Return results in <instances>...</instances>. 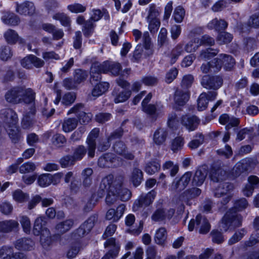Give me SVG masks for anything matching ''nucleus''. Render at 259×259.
Returning <instances> with one entry per match:
<instances>
[{
  "mask_svg": "<svg viewBox=\"0 0 259 259\" xmlns=\"http://www.w3.org/2000/svg\"><path fill=\"white\" fill-rule=\"evenodd\" d=\"M123 181V178L121 176L114 177L112 175H109L102 179L99 191H102V195L105 191L107 192L106 202L108 205H111L116 201L118 198V190L120 189Z\"/></svg>",
  "mask_w": 259,
  "mask_h": 259,
  "instance_id": "1",
  "label": "nucleus"
},
{
  "mask_svg": "<svg viewBox=\"0 0 259 259\" xmlns=\"http://www.w3.org/2000/svg\"><path fill=\"white\" fill-rule=\"evenodd\" d=\"M195 229H199L200 234H205L210 231V225L206 217L199 214L195 219H191L188 225L189 231H193Z\"/></svg>",
  "mask_w": 259,
  "mask_h": 259,
  "instance_id": "2",
  "label": "nucleus"
},
{
  "mask_svg": "<svg viewBox=\"0 0 259 259\" xmlns=\"http://www.w3.org/2000/svg\"><path fill=\"white\" fill-rule=\"evenodd\" d=\"M242 217L240 214L227 212L222 220L220 227L224 231H227L231 226L239 227L241 226Z\"/></svg>",
  "mask_w": 259,
  "mask_h": 259,
  "instance_id": "3",
  "label": "nucleus"
},
{
  "mask_svg": "<svg viewBox=\"0 0 259 259\" xmlns=\"http://www.w3.org/2000/svg\"><path fill=\"white\" fill-rule=\"evenodd\" d=\"M234 188L233 184L225 182L220 183L217 187L213 191V195L215 197L220 198L225 196L221 201L223 205H226L231 200L232 195L230 191Z\"/></svg>",
  "mask_w": 259,
  "mask_h": 259,
  "instance_id": "4",
  "label": "nucleus"
},
{
  "mask_svg": "<svg viewBox=\"0 0 259 259\" xmlns=\"http://www.w3.org/2000/svg\"><path fill=\"white\" fill-rule=\"evenodd\" d=\"M97 220L96 215L90 217L86 221L82 224L80 227L73 232L72 235L73 238H78L83 237L88 234L93 228L94 223Z\"/></svg>",
  "mask_w": 259,
  "mask_h": 259,
  "instance_id": "5",
  "label": "nucleus"
},
{
  "mask_svg": "<svg viewBox=\"0 0 259 259\" xmlns=\"http://www.w3.org/2000/svg\"><path fill=\"white\" fill-rule=\"evenodd\" d=\"M223 80L220 76L204 75L201 80V84L207 89L218 90L223 84Z\"/></svg>",
  "mask_w": 259,
  "mask_h": 259,
  "instance_id": "6",
  "label": "nucleus"
},
{
  "mask_svg": "<svg viewBox=\"0 0 259 259\" xmlns=\"http://www.w3.org/2000/svg\"><path fill=\"white\" fill-rule=\"evenodd\" d=\"M156 192L152 190L147 194H142L139 198L136 200L133 205V210L138 211L139 208L145 207L152 203L156 196Z\"/></svg>",
  "mask_w": 259,
  "mask_h": 259,
  "instance_id": "7",
  "label": "nucleus"
},
{
  "mask_svg": "<svg viewBox=\"0 0 259 259\" xmlns=\"http://www.w3.org/2000/svg\"><path fill=\"white\" fill-rule=\"evenodd\" d=\"M23 88L17 87L8 90L5 94V99L8 103L16 104L22 102Z\"/></svg>",
  "mask_w": 259,
  "mask_h": 259,
  "instance_id": "8",
  "label": "nucleus"
},
{
  "mask_svg": "<svg viewBox=\"0 0 259 259\" xmlns=\"http://www.w3.org/2000/svg\"><path fill=\"white\" fill-rule=\"evenodd\" d=\"M200 123V119L195 115H185L182 116L181 123L189 132L196 130Z\"/></svg>",
  "mask_w": 259,
  "mask_h": 259,
  "instance_id": "9",
  "label": "nucleus"
},
{
  "mask_svg": "<svg viewBox=\"0 0 259 259\" xmlns=\"http://www.w3.org/2000/svg\"><path fill=\"white\" fill-rule=\"evenodd\" d=\"M99 128H94L90 132L87 139L86 143L88 145V155L89 157L93 158L95 156L96 149V140L99 136Z\"/></svg>",
  "mask_w": 259,
  "mask_h": 259,
  "instance_id": "10",
  "label": "nucleus"
},
{
  "mask_svg": "<svg viewBox=\"0 0 259 259\" xmlns=\"http://www.w3.org/2000/svg\"><path fill=\"white\" fill-rule=\"evenodd\" d=\"M104 246L105 247H110V249L102 259H115L118 254L120 248L119 243L116 242L114 238H112L105 243Z\"/></svg>",
  "mask_w": 259,
  "mask_h": 259,
  "instance_id": "11",
  "label": "nucleus"
},
{
  "mask_svg": "<svg viewBox=\"0 0 259 259\" xmlns=\"http://www.w3.org/2000/svg\"><path fill=\"white\" fill-rule=\"evenodd\" d=\"M1 117L5 123V127L10 126L12 124H16L18 120L16 112L10 108L2 110Z\"/></svg>",
  "mask_w": 259,
  "mask_h": 259,
  "instance_id": "12",
  "label": "nucleus"
},
{
  "mask_svg": "<svg viewBox=\"0 0 259 259\" xmlns=\"http://www.w3.org/2000/svg\"><path fill=\"white\" fill-rule=\"evenodd\" d=\"M191 177V172H187L180 179L176 178L171 184V189L178 192L183 190L189 183Z\"/></svg>",
  "mask_w": 259,
  "mask_h": 259,
  "instance_id": "13",
  "label": "nucleus"
},
{
  "mask_svg": "<svg viewBox=\"0 0 259 259\" xmlns=\"http://www.w3.org/2000/svg\"><path fill=\"white\" fill-rule=\"evenodd\" d=\"M222 67V61L221 59L214 58L212 61L207 63H203L200 67L201 71L204 74H207L213 69V72H218Z\"/></svg>",
  "mask_w": 259,
  "mask_h": 259,
  "instance_id": "14",
  "label": "nucleus"
},
{
  "mask_svg": "<svg viewBox=\"0 0 259 259\" xmlns=\"http://www.w3.org/2000/svg\"><path fill=\"white\" fill-rule=\"evenodd\" d=\"M189 92L187 90L177 89L174 95V102L179 106H183L189 100Z\"/></svg>",
  "mask_w": 259,
  "mask_h": 259,
  "instance_id": "15",
  "label": "nucleus"
},
{
  "mask_svg": "<svg viewBox=\"0 0 259 259\" xmlns=\"http://www.w3.org/2000/svg\"><path fill=\"white\" fill-rule=\"evenodd\" d=\"M116 158L114 155L111 153L105 154L98 160V165L101 167H110L116 166L115 163Z\"/></svg>",
  "mask_w": 259,
  "mask_h": 259,
  "instance_id": "16",
  "label": "nucleus"
},
{
  "mask_svg": "<svg viewBox=\"0 0 259 259\" xmlns=\"http://www.w3.org/2000/svg\"><path fill=\"white\" fill-rule=\"evenodd\" d=\"M16 11L20 15H31L34 13L35 7L32 2L26 1L20 4H17Z\"/></svg>",
  "mask_w": 259,
  "mask_h": 259,
  "instance_id": "17",
  "label": "nucleus"
},
{
  "mask_svg": "<svg viewBox=\"0 0 259 259\" xmlns=\"http://www.w3.org/2000/svg\"><path fill=\"white\" fill-rule=\"evenodd\" d=\"M113 150L116 154L126 159L133 160L134 158V155L128 151L126 145L121 141H119L114 144Z\"/></svg>",
  "mask_w": 259,
  "mask_h": 259,
  "instance_id": "18",
  "label": "nucleus"
},
{
  "mask_svg": "<svg viewBox=\"0 0 259 259\" xmlns=\"http://www.w3.org/2000/svg\"><path fill=\"white\" fill-rule=\"evenodd\" d=\"M15 248L22 251H29L33 249L34 242L30 238H21L15 243Z\"/></svg>",
  "mask_w": 259,
  "mask_h": 259,
  "instance_id": "19",
  "label": "nucleus"
},
{
  "mask_svg": "<svg viewBox=\"0 0 259 259\" xmlns=\"http://www.w3.org/2000/svg\"><path fill=\"white\" fill-rule=\"evenodd\" d=\"M211 180L214 182H221L227 177L226 171L221 167L213 166L210 172Z\"/></svg>",
  "mask_w": 259,
  "mask_h": 259,
  "instance_id": "20",
  "label": "nucleus"
},
{
  "mask_svg": "<svg viewBox=\"0 0 259 259\" xmlns=\"http://www.w3.org/2000/svg\"><path fill=\"white\" fill-rule=\"evenodd\" d=\"M103 73L111 72L113 75H118L121 70V66L119 63L105 62L101 66Z\"/></svg>",
  "mask_w": 259,
  "mask_h": 259,
  "instance_id": "21",
  "label": "nucleus"
},
{
  "mask_svg": "<svg viewBox=\"0 0 259 259\" xmlns=\"http://www.w3.org/2000/svg\"><path fill=\"white\" fill-rule=\"evenodd\" d=\"M207 175V169L203 167L198 168L196 171L192 180V184L193 186H201Z\"/></svg>",
  "mask_w": 259,
  "mask_h": 259,
  "instance_id": "22",
  "label": "nucleus"
},
{
  "mask_svg": "<svg viewBox=\"0 0 259 259\" xmlns=\"http://www.w3.org/2000/svg\"><path fill=\"white\" fill-rule=\"evenodd\" d=\"M168 136V132L164 128L159 127L154 133L153 141L157 145H162L166 141Z\"/></svg>",
  "mask_w": 259,
  "mask_h": 259,
  "instance_id": "23",
  "label": "nucleus"
},
{
  "mask_svg": "<svg viewBox=\"0 0 259 259\" xmlns=\"http://www.w3.org/2000/svg\"><path fill=\"white\" fill-rule=\"evenodd\" d=\"M46 224V222L45 218L40 217L36 219L33 229L34 235L38 236L44 233L45 230H48L45 227Z\"/></svg>",
  "mask_w": 259,
  "mask_h": 259,
  "instance_id": "24",
  "label": "nucleus"
},
{
  "mask_svg": "<svg viewBox=\"0 0 259 259\" xmlns=\"http://www.w3.org/2000/svg\"><path fill=\"white\" fill-rule=\"evenodd\" d=\"M2 20L5 24L12 26L17 25L20 22V18L17 15L13 13L9 12L4 13Z\"/></svg>",
  "mask_w": 259,
  "mask_h": 259,
  "instance_id": "25",
  "label": "nucleus"
},
{
  "mask_svg": "<svg viewBox=\"0 0 259 259\" xmlns=\"http://www.w3.org/2000/svg\"><path fill=\"white\" fill-rule=\"evenodd\" d=\"M201 193L200 189L193 188L183 192L180 196V200L182 202H187L189 199L198 196Z\"/></svg>",
  "mask_w": 259,
  "mask_h": 259,
  "instance_id": "26",
  "label": "nucleus"
},
{
  "mask_svg": "<svg viewBox=\"0 0 259 259\" xmlns=\"http://www.w3.org/2000/svg\"><path fill=\"white\" fill-rule=\"evenodd\" d=\"M74 221L73 219H67L57 224L55 229L58 233L64 234L69 231L74 226Z\"/></svg>",
  "mask_w": 259,
  "mask_h": 259,
  "instance_id": "27",
  "label": "nucleus"
},
{
  "mask_svg": "<svg viewBox=\"0 0 259 259\" xmlns=\"http://www.w3.org/2000/svg\"><path fill=\"white\" fill-rule=\"evenodd\" d=\"M35 113V110L34 108L31 107L30 111L24 115L21 123L23 128H28L33 124L35 121L33 116Z\"/></svg>",
  "mask_w": 259,
  "mask_h": 259,
  "instance_id": "28",
  "label": "nucleus"
},
{
  "mask_svg": "<svg viewBox=\"0 0 259 259\" xmlns=\"http://www.w3.org/2000/svg\"><path fill=\"white\" fill-rule=\"evenodd\" d=\"M207 26L209 29H214L217 31H220L225 30L228 26V23L223 19L214 18L208 23Z\"/></svg>",
  "mask_w": 259,
  "mask_h": 259,
  "instance_id": "29",
  "label": "nucleus"
},
{
  "mask_svg": "<svg viewBox=\"0 0 259 259\" xmlns=\"http://www.w3.org/2000/svg\"><path fill=\"white\" fill-rule=\"evenodd\" d=\"M5 128L7 130L12 142L14 143H17L21 138V135L20 130L16 124H12V125Z\"/></svg>",
  "mask_w": 259,
  "mask_h": 259,
  "instance_id": "30",
  "label": "nucleus"
},
{
  "mask_svg": "<svg viewBox=\"0 0 259 259\" xmlns=\"http://www.w3.org/2000/svg\"><path fill=\"white\" fill-rule=\"evenodd\" d=\"M175 210L174 209L169 210L168 211V214H166L165 210L163 209H157L152 215V220L158 222L164 220L166 217L168 219H170L174 214Z\"/></svg>",
  "mask_w": 259,
  "mask_h": 259,
  "instance_id": "31",
  "label": "nucleus"
},
{
  "mask_svg": "<svg viewBox=\"0 0 259 259\" xmlns=\"http://www.w3.org/2000/svg\"><path fill=\"white\" fill-rule=\"evenodd\" d=\"M19 227V223L15 220H9L0 222V231L7 233Z\"/></svg>",
  "mask_w": 259,
  "mask_h": 259,
  "instance_id": "32",
  "label": "nucleus"
},
{
  "mask_svg": "<svg viewBox=\"0 0 259 259\" xmlns=\"http://www.w3.org/2000/svg\"><path fill=\"white\" fill-rule=\"evenodd\" d=\"M143 180V173L142 171L137 167L133 169L130 177V181L134 186L137 187L140 185Z\"/></svg>",
  "mask_w": 259,
  "mask_h": 259,
  "instance_id": "33",
  "label": "nucleus"
},
{
  "mask_svg": "<svg viewBox=\"0 0 259 259\" xmlns=\"http://www.w3.org/2000/svg\"><path fill=\"white\" fill-rule=\"evenodd\" d=\"M93 170L91 168H87L83 169L81 174L82 183L83 187L88 188L92 184V175Z\"/></svg>",
  "mask_w": 259,
  "mask_h": 259,
  "instance_id": "34",
  "label": "nucleus"
},
{
  "mask_svg": "<svg viewBox=\"0 0 259 259\" xmlns=\"http://www.w3.org/2000/svg\"><path fill=\"white\" fill-rule=\"evenodd\" d=\"M78 124V120L75 118H67L62 123V130L66 133L74 130Z\"/></svg>",
  "mask_w": 259,
  "mask_h": 259,
  "instance_id": "35",
  "label": "nucleus"
},
{
  "mask_svg": "<svg viewBox=\"0 0 259 259\" xmlns=\"http://www.w3.org/2000/svg\"><path fill=\"white\" fill-rule=\"evenodd\" d=\"M102 64H99L98 63H95L92 65L91 69V82L92 83L93 81H98L101 79V72H103V70L101 69Z\"/></svg>",
  "mask_w": 259,
  "mask_h": 259,
  "instance_id": "36",
  "label": "nucleus"
},
{
  "mask_svg": "<svg viewBox=\"0 0 259 259\" xmlns=\"http://www.w3.org/2000/svg\"><path fill=\"white\" fill-rule=\"evenodd\" d=\"M109 84L107 82H102L98 83L92 92V96L95 98L105 93L108 89Z\"/></svg>",
  "mask_w": 259,
  "mask_h": 259,
  "instance_id": "37",
  "label": "nucleus"
},
{
  "mask_svg": "<svg viewBox=\"0 0 259 259\" xmlns=\"http://www.w3.org/2000/svg\"><path fill=\"white\" fill-rule=\"evenodd\" d=\"M131 91H122L118 93L115 89L112 92V95L114 96V101L115 103L123 102L126 101L131 95Z\"/></svg>",
  "mask_w": 259,
  "mask_h": 259,
  "instance_id": "38",
  "label": "nucleus"
},
{
  "mask_svg": "<svg viewBox=\"0 0 259 259\" xmlns=\"http://www.w3.org/2000/svg\"><path fill=\"white\" fill-rule=\"evenodd\" d=\"M160 169V164L156 159L148 162L145 166L144 170L149 175H153L158 171Z\"/></svg>",
  "mask_w": 259,
  "mask_h": 259,
  "instance_id": "39",
  "label": "nucleus"
},
{
  "mask_svg": "<svg viewBox=\"0 0 259 259\" xmlns=\"http://www.w3.org/2000/svg\"><path fill=\"white\" fill-rule=\"evenodd\" d=\"M247 174L251 171L258 164V161L256 158L248 157L240 160Z\"/></svg>",
  "mask_w": 259,
  "mask_h": 259,
  "instance_id": "40",
  "label": "nucleus"
},
{
  "mask_svg": "<svg viewBox=\"0 0 259 259\" xmlns=\"http://www.w3.org/2000/svg\"><path fill=\"white\" fill-rule=\"evenodd\" d=\"M167 238L166 230L164 228L161 227L158 229L155 234V242L160 245H164Z\"/></svg>",
  "mask_w": 259,
  "mask_h": 259,
  "instance_id": "41",
  "label": "nucleus"
},
{
  "mask_svg": "<svg viewBox=\"0 0 259 259\" xmlns=\"http://www.w3.org/2000/svg\"><path fill=\"white\" fill-rule=\"evenodd\" d=\"M219 59H221L222 61V66L223 65L226 70H230L235 65V60L231 56L221 54L220 55Z\"/></svg>",
  "mask_w": 259,
  "mask_h": 259,
  "instance_id": "42",
  "label": "nucleus"
},
{
  "mask_svg": "<svg viewBox=\"0 0 259 259\" xmlns=\"http://www.w3.org/2000/svg\"><path fill=\"white\" fill-rule=\"evenodd\" d=\"M143 40L145 49V55L146 57L153 54V51L151 49V38L148 32H145L143 34Z\"/></svg>",
  "mask_w": 259,
  "mask_h": 259,
  "instance_id": "43",
  "label": "nucleus"
},
{
  "mask_svg": "<svg viewBox=\"0 0 259 259\" xmlns=\"http://www.w3.org/2000/svg\"><path fill=\"white\" fill-rule=\"evenodd\" d=\"M4 37L7 42L10 44H14L19 40L18 33L11 29L6 31Z\"/></svg>",
  "mask_w": 259,
  "mask_h": 259,
  "instance_id": "44",
  "label": "nucleus"
},
{
  "mask_svg": "<svg viewBox=\"0 0 259 259\" xmlns=\"http://www.w3.org/2000/svg\"><path fill=\"white\" fill-rule=\"evenodd\" d=\"M53 19L59 21L61 24L65 27L70 25V18L64 13H57L53 16Z\"/></svg>",
  "mask_w": 259,
  "mask_h": 259,
  "instance_id": "45",
  "label": "nucleus"
},
{
  "mask_svg": "<svg viewBox=\"0 0 259 259\" xmlns=\"http://www.w3.org/2000/svg\"><path fill=\"white\" fill-rule=\"evenodd\" d=\"M35 99V93L32 89L23 88V94L22 99V102H24L26 104L32 103Z\"/></svg>",
  "mask_w": 259,
  "mask_h": 259,
  "instance_id": "46",
  "label": "nucleus"
},
{
  "mask_svg": "<svg viewBox=\"0 0 259 259\" xmlns=\"http://www.w3.org/2000/svg\"><path fill=\"white\" fill-rule=\"evenodd\" d=\"M88 76V72L81 69L75 70L74 79L78 85L84 81Z\"/></svg>",
  "mask_w": 259,
  "mask_h": 259,
  "instance_id": "47",
  "label": "nucleus"
},
{
  "mask_svg": "<svg viewBox=\"0 0 259 259\" xmlns=\"http://www.w3.org/2000/svg\"><path fill=\"white\" fill-rule=\"evenodd\" d=\"M14 200L19 203L25 202L29 198V195L23 192L21 190L17 189L13 192Z\"/></svg>",
  "mask_w": 259,
  "mask_h": 259,
  "instance_id": "48",
  "label": "nucleus"
},
{
  "mask_svg": "<svg viewBox=\"0 0 259 259\" xmlns=\"http://www.w3.org/2000/svg\"><path fill=\"white\" fill-rule=\"evenodd\" d=\"M195 137L196 139L190 141L188 144L189 148L191 149L197 148L204 141V137L201 133H197Z\"/></svg>",
  "mask_w": 259,
  "mask_h": 259,
  "instance_id": "49",
  "label": "nucleus"
},
{
  "mask_svg": "<svg viewBox=\"0 0 259 259\" xmlns=\"http://www.w3.org/2000/svg\"><path fill=\"white\" fill-rule=\"evenodd\" d=\"M87 152L88 148H86L83 145H79L74 149L72 156L76 161L80 160Z\"/></svg>",
  "mask_w": 259,
  "mask_h": 259,
  "instance_id": "50",
  "label": "nucleus"
},
{
  "mask_svg": "<svg viewBox=\"0 0 259 259\" xmlns=\"http://www.w3.org/2000/svg\"><path fill=\"white\" fill-rule=\"evenodd\" d=\"M40 241L42 247L45 249H48L51 244V237L49 230H45V233L40 235Z\"/></svg>",
  "mask_w": 259,
  "mask_h": 259,
  "instance_id": "51",
  "label": "nucleus"
},
{
  "mask_svg": "<svg viewBox=\"0 0 259 259\" xmlns=\"http://www.w3.org/2000/svg\"><path fill=\"white\" fill-rule=\"evenodd\" d=\"M219 52L217 50H213L211 48H208L204 50H202L199 56L200 60H206L209 59L215 56Z\"/></svg>",
  "mask_w": 259,
  "mask_h": 259,
  "instance_id": "52",
  "label": "nucleus"
},
{
  "mask_svg": "<svg viewBox=\"0 0 259 259\" xmlns=\"http://www.w3.org/2000/svg\"><path fill=\"white\" fill-rule=\"evenodd\" d=\"M75 162L76 161L73 156L70 155L63 156L59 160V163L63 168L71 166L75 164Z\"/></svg>",
  "mask_w": 259,
  "mask_h": 259,
  "instance_id": "53",
  "label": "nucleus"
},
{
  "mask_svg": "<svg viewBox=\"0 0 259 259\" xmlns=\"http://www.w3.org/2000/svg\"><path fill=\"white\" fill-rule=\"evenodd\" d=\"M93 22V21L90 19L85 22L82 31L85 37H89L93 33L95 27Z\"/></svg>",
  "mask_w": 259,
  "mask_h": 259,
  "instance_id": "54",
  "label": "nucleus"
},
{
  "mask_svg": "<svg viewBox=\"0 0 259 259\" xmlns=\"http://www.w3.org/2000/svg\"><path fill=\"white\" fill-rule=\"evenodd\" d=\"M52 140L53 145L57 148L63 147L66 143L65 137L60 134L54 135L52 137Z\"/></svg>",
  "mask_w": 259,
  "mask_h": 259,
  "instance_id": "55",
  "label": "nucleus"
},
{
  "mask_svg": "<svg viewBox=\"0 0 259 259\" xmlns=\"http://www.w3.org/2000/svg\"><path fill=\"white\" fill-rule=\"evenodd\" d=\"M51 175L50 174H45L40 175L38 178V185L42 187L49 186L52 184Z\"/></svg>",
  "mask_w": 259,
  "mask_h": 259,
  "instance_id": "56",
  "label": "nucleus"
},
{
  "mask_svg": "<svg viewBox=\"0 0 259 259\" xmlns=\"http://www.w3.org/2000/svg\"><path fill=\"white\" fill-rule=\"evenodd\" d=\"M233 36L231 34L227 32H222L218 35L217 40L222 45L230 42Z\"/></svg>",
  "mask_w": 259,
  "mask_h": 259,
  "instance_id": "57",
  "label": "nucleus"
},
{
  "mask_svg": "<svg viewBox=\"0 0 259 259\" xmlns=\"http://www.w3.org/2000/svg\"><path fill=\"white\" fill-rule=\"evenodd\" d=\"M183 53V47L182 45H178L174 48L171 54L170 63L173 64L175 63L178 58L179 56L181 55Z\"/></svg>",
  "mask_w": 259,
  "mask_h": 259,
  "instance_id": "58",
  "label": "nucleus"
},
{
  "mask_svg": "<svg viewBox=\"0 0 259 259\" xmlns=\"http://www.w3.org/2000/svg\"><path fill=\"white\" fill-rule=\"evenodd\" d=\"M243 174H246L247 172H246L241 162L239 161L234 165L232 170V175L235 178H237Z\"/></svg>",
  "mask_w": 259,
  "mask_h": 259,
  "instance_id": "59",
  "label": "nucleus"
},
{
  "mask_svg": "<svg viewBox=\"0 0 259 259\" xmlns=\"http://www.w3.org/2000/svg\"><path fill=\"white\" fill-rule=\"evenodd\" d=\"M207 95L205 93H202L197 100L198 109L199 111H203L207 107L208 104Z\"/></svg>",
  "mask_w": 259,
  "mask_h": 259,
  "instance_id": "60",
  "label": "nucleus"
},
{
  "mask_svg": "<svg viewBox=\"0 0 259 259\" xmlns=\"http://www.w3.org/2000/svg\"><path fill=\"white\" fill-rule=\"evenodd\" d=\"M35 168L36 166L33 162H27L19 167V171L21 174L29 173L33 171Z\"/></svg>",
  "mask_w": 259,
  "mask_h": 259,
  "instance_id": "61",
  "label": "nucleus"
},
{
  "mask_svg": "<svg viewBox=\"0 0 259 259\" xmlns=\"http://www.w3.org/2000/svg\"><path fill=\"white\" fill-rule=\"evenodd\" d=\"M75 94L74 93L69 92L63 96L61 103L65 106H69L75 101Z\"/></svg>",
  "mask_w": 259,
  "mask_h": 259,
  "instance_id": "62",
  "label": "nucleus"
},
{
  "mask_svg": "<svg viewBox=\"0 0 259 259\" xmlns=\"http://www.w3.org/2000/svg\"><path fill=\"white\" fill-rule=\"evenodd\" d=\"M12 56V53L10 47L2 46L0 49V58L4 61H7Z\"/></svg>",
  "mask_w": 259,
  "mask_h": 259,
  "instance_id": "63",
  "label": "nucleus"
},
{
  "mask_svg": "<svg viewBox=\"0 0 259 259\" xmlns=\"http://www.w3.org/2000/svg\"><path fill=\"white\" fill-rule=\"evenodd\" d=\"M13 252L12 247L3 246L0 249V258L1 259H10Z\"/></svg>",
  "mask_w": 259,
  "mask_h": 259,
  "instance_id": "64",
  "label": "nucleus"
}]
</instances>
